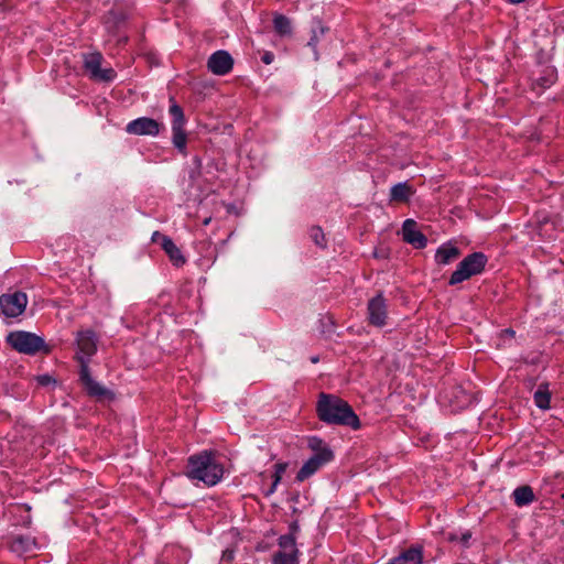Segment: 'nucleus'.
<instances>
[{
	"label": "nucleus",
	"mask_w": 564,
	"mask_h": 564,
	"mask_svg": "<svg viewBox=\"0 0 564 564\" xmlns=\"http://www.w3.org/2000/svg\"><path fill=\"white\" fill-rule=\"evenodd\" d=\"M423 560L422 547H410L388 564H421Z\"/></svg>",
	"instance_id": "nucleus-16"
},
{
	"label": "nucleus",
	"mask_w": 564,
	"mask_h": 564,
	"mask_svg": "<svg viewBox=\"0 0 564 564\" xmlns=\"http://www.w3.org/2000/svg\"><path fill=\"white\" fill-rule=\"evenodd\" d=\"M162 237H165V236H164V235H161L159 231H155V232L153 234V236H152V240H153L154 242H158L159 240H161V241H162Z\"/></svg>",
	"instance_id": "nucleus-32"
},
{
	"label": "nucleus",
	"mask_w": 564,
	"mask_h": 564,
	"mask_svg": "<svg viewBox=\"0 0 564 564\" xmlns=\"http://www.w3.org/2000/svg\"><path fill=\"white\" fill-rule=\"evenodd\" d=\"M308 447L314 452V454H319L324 449H330L321 438L315 436L308 438Z\"/></svg>",
	"instance_id": "nucleus-27"
},
{
	"label": "nucleus",
	"mask_w": 564,
	"mask_h": 564,
	"mask_svg": "<svg viewBox=\"0 0 564 564\" xmlns=\"http://www.w3.org/2000/svg\"><path fill=\"white\" fill-rule=\"evenodd\" d=\"M79 364H80V381L83 384L89 382V380H94L90 376L89 368H88V360L84 356L77 357Z\"/></svg>",
	"instance_id": "nucleus-25"
},
{
	"label": "nucleus",
	"mask_w": 564,
	"mask_h": 564,
	"mask_svg": "<svg viewBox=\"0 0 564 564\" xmlns=\"http://www.w3.org/2000/svg\"><path fill=\"white\" fill-rule=\"evenodd\" d=\"M296 523L290 525V533L279 538V551L273 556V564H299V550L296 547Z\"/></svg>",
	"instance_id": "nucleus-4"
},
{
	"label": "nucleus",
	"mask_w": 564,
	"mask_h": 564,
	"mask_svg": "<svg viewBox=\"0 0 564 564\" xmlns=\"http://www.w3.org/2000/svg\"><path fill=\"white\" fill-rule=\"evenodd\" d=\"M316 41V36L314 35L311 41L308 42V45L314 46Z\"/></svg>",
	"instance_id": "nucleus-34"
},
{
	"label": "nucleus",
	"mask_w": 564,
	"mask_h": 564,
	"mask_svg": "<svg viewBox=\"0 0 564 564\" xmlns=\"http://www.w3.org/2000/svg\"><path fill=\"white\" fill-rule=\"evenodd\" d=\"M460 256V250L455 246L445 245L437 249L435 260L440 264H448Z\"/></svg>",
	"instance_id": "nucleus-18"
},
{
	"label": "nucleus",
	"mask_w": 564,
	"mask_h": 564,
	"mask_svg": "<svg viewBox=\"0 0 564 564\" xmlns=\"http://www.w3.org/2000/svg\"><path fill=\"white\" fill-rule=\"evenodd\" d=\"M274 31L280 36H290L292 34L291 20L283 14H275L273 19Z\"/></svg>",
	"instance_id": "nucleus-22"
},
{
	"label": "nucleus",
	"mask_w": 564,
	"mask_h": 564,
	"mask_svg": "<svg viewBox=\"0 0 564 564\" xmlns=\"http://www.w3.org/2000/svg\"><path fill=\"white\" fill-rule=\"evenodd\" d=\"M186 475L207 486L216 485L224 475V468L212 454L204 452L188 458Z\"/></svg>",
	"instance_id": "nucleus-2"
},
{
	"label": "nucleus",
	"mask_w": 564,
	"mask_h": 564,
	"mask_svg": "<svg viewBox=\"0 0 564 564\" xmlns=\"http://www.w3.org/2000/svg\"><path fill=\"white\" fill-rule=\"evenodd\" d=\"M316 414L322 422L329 425L348 426L352 430L360 427V420L351 405L335 394L319 393Z\"/></svg>",
	"instance_id": "nucleus-1"
},
{
	"label": "nucleus",
	"mask_w": 564,
	"mask_h": 564,
	"mask_svg": "<svg viewBox=\"0 0 564 564\" xmlns=\"http://www.w3.org/2000/svg\"><path fill=\"white\" fill-rule=\"evenodd\" d=\"M10 550L20 556H33L37 551L35 539L29 535H15L10 542Z\"/></svg>",
	"instance_id": "nucleus-14"
},
{
	"label": "nucleus",
	"mask_w": 564,
	"mask_h": 564,
	"mask_svg": "<svg viewBox=\"0 0 564 564\" xmlns=\"http://www.w3.org/2000/svg\"><path fill=\"white\" fill-rule=\"evenodd\" d=\"M414 194L413 188L408 183H398L390 191L391 200L405 203Z\"/></svg>",
	"instance_id": "nucleus-20"
},
{
	"label": "nucleus",
	"mask_w": 564,
	"mask_h": 564,
	"mask_svg": "<svg viewBox=\"0 0 564 564\" xmlns=\"http://www.w3.org/2000/svg\"><path fill=\"white\" fill-rule=\"evenodd\" d=\"M171 106L169 109L170 115L172 116V132L173 145L182 153H186V143L187 135L184 130V126L186 122L183 109L171 98Z\"/></svg>",
	"instance_id": "nucleus-6"
},
{
	"label": "nucleus",
	"mask_w": 564,
	"mask_h": 564,
	"mask_svg": "<svg viewBox=\"0 0 564 564\" xmlns=\"http://www.w3.org/2000/svg\"><path fill=\"white\" fill-rule=\"evenodd\" d=\"M84 387L90 397H95L98 400L113 398V394L110 390L106 389L95 380H89V382L85 383Z\"/></svg>",
	"instance_id": "nucleus-21"
},
{
	"label": "nucleus",
	"mask_w": 564,
	"mask_h": 564,
	"mask_svg": "<svg viewBox=\"0 0 564 564\" xmlns=\"http://www.w3.org/2000/svg\"><path fill=\"white\" fill-rule=\"evenodd\" d=\"M368 322L369 324L382 327L387 319V304L382 294H378L368 302Z\"/></svg>",
	"instance_id": "nucleus-11"
},
{
	"label": "nucleus",
	"mask_w": 564,
	"mask_h": 564,
	"mask_svg": "<svg viewBox=\"0 0 564 564\" xmlns=\"http://www.w3.org/2000/svg\"><path fill=\"white\" fill-rule=\"evenodd\" d=\"M502 333L506 334L507 336H514V330H512L511 328H507Z\"/></svg>",
	"instance_id": "nucleus-33"
},
{
	"label": "nucleus",
	"mask_w": 564,
	"mask_h": 564,
	"mask_svg": "<svg viewBox=\"0 0 564 564\" xmlns=\"http://www.w3.org/2000/svg\"><path fill=\"white\" fill-rule=\"evenodd\" d=\"M286 468H288L286 463L275 464V466H274L275 471L273 474V482H272L270 489L267 491V496L274 492V490H275L278 484L280 482L282 475L285 473Z\"/></svg>",
	"instance_id": "nucleus-24"
},
{
	"label": "nucleus",
	"mask_w": 564,
	"mask_h": 564,
	"mask_svg": "<svg viewBox=\"0 0 564 564\" xmlns=\"http://www.w3.org/2000/svg\"><path fill=\"white\" fill-rule=\"evenodd\" d=\"M512 496L514 498V503L518 507L527 506L535 500L533 489L529 485L516 488Z\"/></svg>",
	"instance_id": "nucleus-19"
},
{
	"label": "nucleus",
	"mask_w": 564,
	"mask_h": 564,
	"mask_svg": "<svg viewBox=\"0 0 564 564\" xmlns=\"http://www.w3.org/2000/svg\"><path fill=\"white\" fill-rule=\"evenodd\" d=\"M261 59H262V62H263L264 64H268V65H269V64H271V63L273 62V59H274V55H273V53H271V52H265V53L262 55Z\"/></svg>",
	"instance_id": "nucleus-30"
},
{
	"label": "nucleus",
	"mask_w": 564,
	"mask_h": 564,
	"mask_svg": "<svg viewBox=\"0 0 564 564\" xmlns=\"http://www.w3.org/2000/svg\"><path fill=\"white\" fill-rule=\"evenodd\" d=\"M487 263V257L481 252H474L459 262L457 269L452 273L448 283L458 284L473 275L479 274Z\"/></svg>",
	"instance_id": "nucleus-3"
},
{
	"label": "nucleus",
	"mask_w": 564,
	"mask_h": 564,
	"mask_svg": "<svg viewBox=\"0 0 564 564\" xmlns=\"http://www.w3.org/2000/svg\"><path fill=\"white\" fill-rule=\"evenodd\" d=\"M161 246L163 250L167 253L170 260L173 262L174 265L181 267L185 263V258L183 257L181 250L175 246L171 238L162 237Z\"/></svg>",
	"instance_id": "nucleus-17"
},
{
	"label": "nucleus",
	"mask_w": 564,
	"mask_h": 564,
	"mask_svg": "<svg viewBox=\"0 0 564 564\" xmlns=\"http://www.w3.org/2000/svg\"><path fill=\"white\" fill-rule=\"evenodd\" d=\"M210 223V217L204 219L203 225L207 226Z\"/></svg>",
	"instance_id": "nucleus-35"
},
{
	"label": "nucleus",
	"mask_w": 564,
	"mask_h": 564,
	"mask_svg": "<svg viewBox=\"0 0 564 564\" xmlns=\"http://www.w3.org/2000/svg\"><path fill=\"white\" fill-rule=\"evenodd\" d=\"M310 236L312 240L319 247L325 248L326 247V239L325 235L321 227L314 226L311 228Z\"/></svg>",
	"instance_id": "nucleus-26"
},
{
	"label": "nucleus",
	"mask_w": 564,
	"mask_h": 564,
	"mask_svg": "<svg viewBox=\"0 0 564 564\" xmlns=\"http://www.w3.org/2000/svg\"><path fill=\"white\" fill-rule=\"evenodd\" d=\"M403 240L417 249L426 246V237L417 229V225L413 219H406L402 226Z\"/></svg>",
	"instance_id": "nucleus-13"
},
{
	"label": "nucleus",
	"mask_w": 564,
	"mask_h": 564,
	"mask_svg": "<svg viewBox=\"0 0 564 564\" xmlns=\"http://www.w3.org/2000/svg\"><path fill=\"white\" fill-rule=\"evenodd\" d=\"M471 534L470 532H466L462 535L460 538V542L464 543V544H467L468 543V540L470 539Z\"/></svg>",
	"instance_id": "nucleus-31"
},
{
	"label": "nucleus",
	"mask_w": 564,
	"mask_h": 564,
	"mask_svg": "<svg viewBox=\"0 0 564 564\" xmlns=\"http://www.w3.org/2000/svg\"><path fill=\"white\" fill-rule=\"evenodd\" d=\"M162 128L163 126L155 119L149 117H141L130 121L126 127V131L129 134L134 135L155 137L160 133Z\"/></svg>",
	"instance_id": "nucleus-9"
},
{
	"label": "nucleus",
	"mask_w": 564,
	"mask_h": 564,
	"mask_svg": "<svg viewBox=\"0 0 564 564\" xmlns=\"http://www.w3.org/2000/svg\"><path fill=\"white\" fill-rule=\"evenodd\" d=\"M28 304L26 294L14 292L13 294H3L0 296V306L6 316L17 317L22 314Z\"/></svg>",
	"instance_id": "nucleus-8"
},
{
	"label": "nucleus",
	"mask_w": 564,
	"mask_h": 564,
	"mask_svg": "<svg viewBox=\"0 0 564 564\" xmlns=\"http://www.w3.org/2000/svg\"><path fill=\"white\" fill-rule=\"evenodd\" d=\"M234 59L226 51H217L207 62L208 69L215 75H225L232 69Z\"/></svg>",
	"instance_id": "nucleus-12"
},
{
	"label": "nucleus",
	"mask_w": 564,
	"mask_h": 564,
	"mask_svg": "<svg viewBox=\"0 0 564 564\" xmlns=\"http://www.w3.org/2000/svg\"><path fill=\"white\" fill-rule=\"evenodd\" d=\"M511 3H521L523 2L524 0H509Z\"/></svg>",
	"instance_id": "nucleus-36"
},
{
	"label": "nucleus",
	"mask_w": 564,
	"mask_h": 564,
	"mask_svg": "<svg viewBox=\"0 0 564 564\" xmlns=\"http://www.w3.org/2000/svg\"><path fill=\"white\" fill-rule=\"evenodd\" d=\"M448 539H449L451 541H455V540H456V536H455V535H451Z\"/></svg>",
	"instance_id": "nucleus-37"
},
{
	"label": "nucleus",
	"mask_w": 564,
	"mask_h": 564,
	"mask_svg": "<svg viewBox=\"0 0 564 564\" xmlns=\"http://www.w3.org/2000/svg\"><path fill=\"white\" fill-rule=\"evenodd\" d=\"M221 560L225 562H231L234 560V550L227 549L223 552Z\"/></svg>",
	"instance_id": "nucleus-29"
},
{
	"label": "nucleus",
	"mask_w": 564,
	"mask_h": 564,
	"mask_svg": "<svg viewBox=\"0 0 564 564\" xmlns=\"http://www.w3.org/2000/svg\"><path fill=\"white\" fill-rule=\"evenodd\" d=\"M334 455L330 449H324L319 454H314L310 459H307L302 468L297 471L296 480L304 481L312 475H314L323 465L330 462Z\"/></svg>",
	"instance_id": "nucleus-10"
},
{
	"label": "nucleus",
	"mask_w": 564,
	"mask_h": 564,
	"mask_svg": "<svg viewBox=\"0 0 564 564\" xmlns=\"http://www.w3.org/2000/svg\"><path fill=\"white\" fill-rule=\"evenodd\" d=\"M102 59V55L98 52L84 54V68L91 79L108 83L115 79L116 72L110 67L101 68Z\"/></svg>",
	"instance_id": "nucleus-7"
},
{
	"label": "nucleus",
	"mask_w": 564,
	"mask_h": 564,
	"mask_svg": "<svg viewBox=\"0 0 564 564\" xmlns=\"http://www.w3.org/2000/svg\"><path fill=\"white\" fill-rule=\"evenodd\" d=\"M7 340L17 351L26 355H34L44 348L43 338L28 332L10 333Z\"/></svg>",
	"instance_id": "nucleus-5"
},
{
	"label": "nucleus",
	"mask_w": 564,
	"mask_h": 564,
	"mask_svg": "<svg viewBox=\"0 0 564 564\" xmlns=\"http://www.w3.org/2000/svg\"><path fill=\"white\" fill-rule=\"evenodd\" d=\"M36 381L40 386H48L51 382H53V378L48 375H42L36 377Z\"/></svg>",
	"instance_id": "nucleus-28"
},
{
	"label": "nucleus",
	"mask_w": 564,
	"mask_h": 564,
	"mask_svg": "<svg viewBox=\"0 0 564 564\" xmlns=\"http://www.w3.org/2000/svg\"><path fill=\"white\" fill-rule=\"evenodd\" d=\"M76 341L79 352L86 357H91L97 351V339L93 330L78 332Z\"/></svg>",
	"instance_id": "nucleus-15"
},
{
	"label": "nucleus",
	"mask_w": 564,
	"mask_h": 564,
	"mask_svg": "<svg viewBox=\"0 0 564 564\" xmlns=\"http://www.w3.org/2000/svg\"><path fill=\"white\" fill-rule=\"evenodd\" d=\"M550 400L551 393L549 391L547 384H540L538 390L534 392V402L536 406L542 410H546L550 408Z\"/></svg>",
	"instance_id": "nucleus-23"
}]
</instances>
